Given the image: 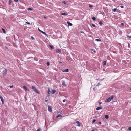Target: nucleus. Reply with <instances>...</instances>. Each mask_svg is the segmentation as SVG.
I'll return each mask as SVG.
<instances>
[{"label": "nucleus", "instance_id": "51", "mask_svg": "<svg viewBox=\"0 0 131 131\" xmlns=\"http://www.w3.org/2000/svg\"><path fill=\"white\" fill-rule=\"evenodd\" d=\"M100 85V84L99 83L97 85V86H99Z\"/></svg>", "mask_w": 131, "mask_h": 131}, {"label": "nucleus", "instance_id": "50", "mask_svg": "<svg viewBox=\"0 0 131 131\" xmlns=\"http://www.w3.org/2000/svg\"><path fill=\"white\" fill-rule=\"evenodd\" d=\"M91 131H95L94 130V129H92L91 130Z\"/></svg>", "mask_w": 131, "mask_h": 131}, {"label": "nucleus", "instance_id": "53", "mask_svg": "<svg viewBox=\"0 0 131 131\" xmlns=\"http://www.w3.org/2000/svg\"><path fill=\"white\" fill-rule=\"evenodd\" d=\"M130 90H131V88L130 89Z\"/></svg>", "mask_w": 131, "mask_h": 131}, {"label": "nucleus", "instance_id": "43", "mask_svg": "<svg viewBox=\"0 0 131 131\" xmlns=\"http://www.w3.org/2000/svg\"><path fill=\"white\" fill-rule=\"evenodd\" d=\"M121 25H122V26H123L124 25V24L123 23H122L121 24Z\"/></svg>", "mask_w": 131, "mask_h": 131}, {"label": "nucleus", "instance_id": "33", "mask_svg": "<svg viewBox=\"0 0 131 131\" xmlns=\"http://www.w3.org/2000/svg\"><path fill=\"white\" fill-rule=\"evenodd\" d=\"M92 26L94 27H95L96 26L94 24H92Z\"/></svg>", "mask_w": 131, "mask_h": 131}, {"label": "nucleus", "instance_id": "29", "mask_svg": "<svg viewBox=\"0 0 131 131\" xmlns=\"http://www.w3.org/2000/svg\"><path fill=\"white\" fill-rule=\"evenodd\" d=\"M28 10H31V11H32V9L31 8H28Z\"/></svg>", "mask_w": 131, "mask_h": 131}, {"label": "nucleus", "instance_id": "13", "mask_svg": "<svg viewBox=\"0 0 131 131\" xmlns=\"http://www.w3.org/2000/svg\"><path fill=\"white\" fill-rule=\"evenodd\" d=\"M109 98H110V99L111 101L114 98V96L113 95L111 96L110 97H109Z\"/></svg>", "mask_w": 131, "mask_h": 131}, {"label": "nucleus", "instance_id": "6", "mask_svg": "<svg viewBox=\"0 0 131 131\" xmlns=\"http://www.w3.org/2000/svg\"><path fill=\"white\" fill-rule=\"evenodd\" d=\"M62 71L63 72H67L69 71V70L68 69H66L62 70Z\"/></svg>", "mask_w": 131, "mask_h": 131}, {"label": "nucleus", "instance_id": "7", "mask_svg": "<svg viewBox=\"0 0 131 131\" xmlns=\"http://www.w3.org/2000/svg\"><path fill=\"white\" fill-rule=\"evenodd\" d=\"M0 99H1V101L2 102V104H3L4 103V101L3 97L1 95H0Z\"/></svg>", "mask_w": 131, "mask_h": 131}, {"label": "nucleus", "instance_id": "19", "mask_svg": "<svg viewBox=\"0 0 131 131\" xmlns=\"http://www.w3.org/2000/svg\"><path fill=\"white\" fill-rule=\"evenodd\" d=\"M105 118L106 119H108L109 118V116H108V115H105Z\"/></svg>", "mask_w": 131, "mask_h": 131}, {"label": "nucleus", "instance_id": "35", "mask_svg": "<svg viewBox=\"0 0 131 131\" xmlns=\"http://www.w3.org/2000/svg\"><path fill=\"white\" fill-rule=\"evenodd\" d=\"M128 129L129 130L131 131V127H130L128 128Z\"/></svg>", "mask_w": 131, "mask_h": 131}, {"label": "nucleus", "instance_id": "44", "mask_svg": "<svg viewBox=\"0 0 131 131\" xmlns=\"http://www.w3.org/2000/svg\"><path fill=\"white\" fill-rule=\"evenodd\" d=\"M66 101V99H64L63 100V102H65Z\"/></svg>", "mask_w": 131, "mask_h": 131}, {"label": "nucleus", "instance_id": "17", "mask_svg": "<svg viewBox=\"0 0 131 131\" xmlns=\"http://www.w3.org/2000/svg\"><path fill=\"white\" fill-rule=\"evenodd\" d=\"M102 108V107H98L97 108H96V109L97 110H99L100 109H101Z\"/></svg>", "mask_w": 131, "mask_h": 131}, {"label": "nucleus", "instance_id": "14", "mask_svg": "<svg viewBox=\"0 0 131 131\" xmlns=\"http://www.w3.org/2000/svg\"><path fill=\"white\" fill-rule=\"evenodd\" d=\"M106 61H104L103 63V66H105L106 64Z\"/></svg>", "mask_w": 131, "mask_h": 131}, {"label": "nucleus", "instance_id": "2", "mask_svg": "<svg viewBox=\"0 0 131 131\" xmlns=\"http://www.w3.org/2000/svg\"><path fill=\"white\" fill-rule=\"evenodd\" d=\"M7 73V70L5 69L3 71V75L4 76H5Z\"/></svg>", "mask_w": 131, "mask_h": 131}, {"label": "nucleus", "instance_id": "30", "mask_svg": "<svg viewBox=\"0 0 131 131\" xmlns=\"http://www.w3.org/2000/svg\"><path fill=\"white\" fill-rule=\"evenodd\" d=\"M46 64L47 65V66H49V64H50V63H49V62H47V63H46Z\"/></svg>", "mask_w": 131, "mask_h": 131}, {"label": "nucleus", "instance_id": "20", "mask_svg": "<svg viewBox=\"0 0 131 131\" xmlns=\"http://www.w3.org/2000/svg\"><path fill=\"white\" fill-rule=\"evenodd\" d=\"M97 85H94V88H93V90L95 91H96V87H97Z\"/></svg>", "mask_w": 131, "mask_h": 131}, {"label": "nucleus", "instance_id": "1", "mask_svg": "<svg viewBox=\"0 0 131 131\" xmlns=\"http://www.w3.org/2000/svg\"><path fill=\"white\" fill-rule=\"evenodd\" d=\"M32 88V89L34 91H35L38 94H39V92H38V91L37 90V89L36 88L35 86H33Z\"/></svg>", "mask_w": 131, "mask_h": 131}, {"label": "nucleus", "instance_id": "36", "mask_svg": "<svg viewBox=\"0 0 131 131\" xmlns=\"http://www.w3.org/2000/svg\"><path fill=\"white\" fill-rule=\"evenodd\" d=\"M91 50H92V51H93V52H95V50L94 49H92Z\"/></svg>", "mask_w": 131, "mask_h": 131}, {"label": "nucleus", "instance_id": "12", "mask_svg": "<svg viewBox=\"0 0 131 131\" xmlns=\"http://www.w3.org/2000/svg\"><path fill=\"white\" fill-rule=\"evenodd\" d=\"M38 30L40 32H41L42 33H43V34H45V35H46V33L45 32H43V31H41V30H40L39 29V28H38Z\"/></svg>", "mask_w": 131, "mask_h": 131}, {"label": "nucleus", "instance_id": "5", "mask_svg": "<svg viewBox=\"0 0 131 131\" xmlns=\"http://www.w3.org/2000/svg\"><path fill=\"white\" fill-rule=\"evenodd\" d=\"M47 93H48V96L49 97L50 95V88H48V90L47 91Z\"/></svg>", "mask_w": 131, "mask_h": 131}, {"label": "nucleus", "instance_id": "23", "mask_svg": "<svg viewBox=\"0 0 131 131\" xmlns=\"http://www.w3.org/2000/svg\"><path fill=\"white\" fill-rule=\"evenodd\" d=\"M92 19L93 21H95L96 18L94 16L92 18Z\"/></svg>", "mask_w": 131, "mask_h": 131}, {"label": "nucleus", "instance_id": "24", "mask_svg": "<svg viewBox=\"0 0 131 131\" xmlns=\"http://www.w3.org/2000/svg\"><path fill=\"white\" fill-rule=\"evenodd\" d=\"M62 14L63 15H64V16H66V15H67V13H62Z\"/></svg>", "mask_w": 131, "mask_h": 131}, {"label": "nucleus", "instance_id": "48", "mask_svg": "<svg viewBox=\"0 0 131 131\" xmlns=\"http://www.w3.org/2000/svg\"><path fill=\"white\" fill-rule=\"evenodd\" d=\"M100 105L102 103V102H100L99 103Z\"/></svg>", "mask_w": 131, "mask_h": 131}, {"label": "nucleus", "instance_id": "38", "mask_svg": "<svg viewBox=\"0 0 131 131\" xmlns=\"http://www.w3.org/2000/svg\"><path fill=\"white\" fill-rule=\"evenodd\" d=\"M46 99L45 100V102H47L48 101V100H47V98H46V99Z\"/></svg>", "mask_w": 131, "mask_h": 131}, {"label": "nucleus", "instance_id": "9", "mask_svg": "<svg viewBox=\"0 0 131 131\" xmlns=\"http://www.w3.org/2000/svg\"><path fill=\"white\" fill-rule=\"evenodd\" d=\"M67 23L68 24V25L69 26H72V25H73V24L72 23H71L69 21H67Z\"/></svg>", "mask_w": 131, "mask_h": 131}, {"label": "nucleus", "instance_id": "26", "mask_svg": "<svg viewBox=\"0 0 131 131\" xmlns=\"http://www.w3.org/2000/svg\"><path fill=\"white\" fill-rule=\"evenodd\" d=\"M99 24L100 26H102L103 24V23L101 21H100Z\"/></svg>", "mask_w": 131, "mask_h": 131}, {"label": "nucleus", "instance_id": "32", "mask_svg": "<svg viewBox=\"0 0 131 131\" xmlns=\"http://www.w3.org/2000/svg\"><path fill=\"white\" fill-rule=\"evenodd\" d=\"M89 7L90 8H92V5H91V4H89Z\"/></svg>", "mask_w": 131, "mask_h": 131}, {"label": "nucleus", "instance_id": "10", "mask_svg": "<svg viewBox=\"0 0 131 131\" xmlns=\"http://www.w3.org/2000/svg\"><path fill=\"white\" fill-rule=\"evenodd\" d=\"M76 123L78 124L77 126H78L80 127V123L78 121H76Z\"/></svg>", "mask_w": 131, "mask_h": 131}, {"label": "nucleus", "instance_id": "22", "mask_svg": "<svg viewBox=\"0 0 131 131\" xmlns=\"http://www.w3.org/2000/svg\"><path fill=\"white\" fill-rule=\"evenodd\" d=\"M2 30L3 31V32L5 34L6 33V31H5V30L3 28H2Z\"/></svg>", "mask_w": 131, "mask_h": 131}, {"label": "nucleus", "instance_id": "42", "mask_svg": "<svg viewBox=\"0 0 131 131\" xmlns=\"http://www.w3.org/2000/svg\"><path fill=\"white\" fill-rule=\"evenodd\" d=\"M101 121L99 122V124H101Z\"/></svg>", "mask_w": 131, "mask_h": 131}, {"label": "nucleus", "instance_id": "27", "mask_svg": "<svg viewBox=\"0 0 131 131\" xmlns=\"http://www.w3.org/2000/svg\"><path fill=\"white\" fill-rule=\"evenodd\" d=\"M62 116V115L60 114L58 115L56 117L57 118H58V117H61Z\"/></svg>", "mask_w": 131, "mask_h": 131}, {"label": "nucleus", "instance_id": "15", "mask_svg": "<svg viewBox=\"0 0 131 131\" xmlns=\"http://www.w3.org/2000/svg\"><path fill=\"white\" fill-rule=\"evenodd\" d=\"M95 41H101V40L100 39H97L95 40Z\"/></svg>", "mask_w": 131, "mask_h": 131}, {"label": "nucleus", "instance_id": "40", "mask_svg": "<svg viewBox=\"0 0 131 131\" xmlns=\"http://www.w3.org/2000/svg\"><path fill=\"white\" fill-rule=\"evenodd\" d=\"M120 7L122 8H123L124 7L122 5H121L120 6Z\"/></svg>", "mask_w": 131, "mask_h": 131}, {"label": "nucleus", "instance_id": "52", "mask_svg": "<svg viewBox=\"0 0 131 131\" xmlns=\"http://www.w3.org/2000/svg\"><path fill=\"white\" fill-rule=\"evenodd\" d=\"M44 18H45V19H46V17H44Z\"/></svg>", "mask_w": 131, "mask_h": 131}, {"label": "nucleus", "instance_id": "47", "mask_svg": "<svg viewBox=\"0 0 131 131\" xmlns=\"http://www.w3.org/2000/svg\"><path fill=\"white\" fill-rule=\"evenodd\" d=\"M80 33H84V32L82 31H80Z\"/></svg>", "mask_w": 131, "mask_h": 131}, {"label": "nucleus", "instance_id": "28", "mask_svg": "<svg viewBox=\"0 0 131 131\" xmlns=\"http://www.w3.org/2000/svg\"><path fill=\"white\" fill-rule=\"evenodd\" d=\"M117 9L116 8H115L113 10V11L114 12H116L117 11Z\"/></svg>", "mask_w": 131, "mask_h": 131}, {"label": "nucleus", "instance_id": "25", "mask_svg": "<svg viewBox=\"0 0 131 131\" xmlns=\"http://www.w3.org/2000/svg\"><path fill=\"white\" fill-rule=\"evenodd\" d=\"M11 3H12V0H9V5H11Z\"/></svg>", "mask_w": 131, "mask_h": 131}, {"label": "nucleus", "instance_id": "39", "mask_svg": "<svg viewBox=\"0 0 131 131\" xmlns=\"http://www.w3.org/2000/svg\"><path fill=\"white\" fill-rule=\"evenodd\" d=\"M41 130L40 129V128H39L36 131H40Z\"/></svg>", "mask_w": 131, "mask_h": 131}, {"label": "nucleus", "instance_id": "4", "mask_svg": "<svg viewBox=\"0 0 131 131\" xmlns=\"http://www.w3.org/2000/svg\"><path fill=\"white\" fill-rule=\"evenodd\" d=\"M62 85L64 86H66V82L64 80H62Z\"/></svg>", "mask_w": 131, "mask_h": 131}, {"label": "nucleus", "instance_id": "31", "mask_svg": "<svg viewBox=\"0 0 131 131\" xmlns=\"http://www.w3.org/2000/svg\"><path fill=\"white\" fill-rule=\"evenodd\" d=\"M96 121V120L95 119H93V120L92 123H94Z\"/></svg>", "mask_w": 131, "mask_h": 131}, {"label": "nucleus", "instance_id": "21", "mask_svg": "<svg viewBox=\"0 0 131 131\" xmlns=\"http://www.w3.org/2000/svg\"><path fill=\"white\" fill-rule=\"evenodd\" d=\"M49 46L52 49H53L54 48L53 46H52L51 45H49Z\"/></svg>", "mask_w": 131, "mask_h": 131}, {"label": "nucleus", "instance_id": "8", "mask_svg": "<svg viewBox=\"0 0 131 131\" xmlns=\"http://www.w3.org/2000/svg\"><path fill=\"white\" fill-rule=\"evenodd\" d=\"M111 101V100L110 99V98H108L105 100V102H106L107 103Z\"/></svg>", "mask_w": 131, "mask_h": 131}, {"label": "nucleus", "instance_id": "46", "mask_svg": "<svg viewBox=\"0 0 131 131\" xmlns=\"http://www.w3.org/2000/svg\"><path fill=\"white\" fill-rule=\"evenodd\" d=\"M128 38H131V36H128Z\"/></svg>", "mask_w": 131, "mask_h": 131}, {"label": "nucleus", "instance_id": "37", "mask_svg": "<svg viewBox=\"0 0 131 131\" xmlns=\"http://www.w3.org/2000/svg\"><path fill=\"white\" fill-rule=\"evenodd\" d=\"M26 24H29H29H30V23L29 22H26Z\"/></svg>", "mask_w": 131, "mask_h": 131}, {"label": "nucleus", "instance_id": "41", "mask_svg": "<svg viewBox=\"0 0 131 131\" xmlns=\"http://www.w3.org/2000/svg\"><path fill=\"white\" fill-rule=\"evenodd\" d=\"M63 3L64 4H66V2L65 1H63Z\"/></svg>", "mask_w": 131, "mask_h": 131}, {"label": "nucleus", "instance_id": "49", "mask_svg": "<svg viewBox=\"0 0 131 131\" xmlns=\"http://www.w3.org/2000/svg\"><path fill=\"white\" fill-rule=\"evenodd\" d=\"M13 87V85H12V86H10V88H12Z\"/></svg>", "mask_w": 131, "mask_h": 131}, {"label": "nucleus", "instance_id": "18", "mask_svg": "<svg viewBox=\"0 0 131 131\" xmlns=\"http://www.w3.org/2000/svg\"><path fill=\"white\" fill-rule=\"evenodd\" d=\"M56 92V90H53L52 92V93L53 94H54Z\"/></svg>", "mask_w": 131, "mask_h": 131}, {"label": "nucleus", "instance_id": "45", "mask_svg": "<svg viewBox=\"0 0 131 131\" xmlns=\"http://www.w3.org/2000/svg\"><path fill=\"white\" fill-rule=\"evenodd\" d=\"M14 1L16 2H18V0H14Z\"/></svg>", "mask_w": 131, "mask_h": 131}, {"label": "nucleus", "instance_id": "54", "mask_svg": "<svg viewBox=\"0 0 131 131\" xmlns=\"http://www.w3.org/2000/svg\"><path fill=\"white\" fill-rule=\"evenodd\" d=\"M6 48H7V47H6Z\"/></svg>", "mask_w": 131, "mask_h": 131}, {"label": "nucleus", "instance_id": "3", "mask_svg": "<svg viewBox=\"0 0 131 131\" xmlns=\"http://www.w3.org/2000/svg\"><path fill=\"white\" fill-rule=\"evenodd\" d=\"M48 111L50 112H52V110L51 107L49 105H48Z\"/></svg>", "mask_w": 131, "mask_h": 131}, {"label": "nucleus", "instance_id": "11", "mask_svg": "<svg viewBox=\"0 0 131 131\" xmlns=\"http://www.w3.org/2000/svg\"><path fill=\"white\" fill-rule=\"evenodd\" d=\"M23 88L24 89L27 91H29V90L25 86H23Z\"/></svg>", "mask_w": 131, "mask_h": 131}, {"label": "nucleus", "instance_id": "16", "mask_svg": "<svg viewBox=\"0 0 131 131\" xmlns=\"http://www.w3.org/2000/svg\"><path fill=\"white\" fill-rule=\"evenodd\" d=\"M61 51V49H57L56 51V52L58 53H60V52Z\"/></svg>", "mask_w": 131, "mask_h": 131}, {"label": "nucleus", "instance_id": "34", "mask_svg": "<svg viewBox=\"0 0 131 131\" xmlns=\"http://www.w3.org/2000/svg\"><path fill=\"white\" fill-rule=\"evenodd\" d=\"M31 38L32 40H34L35 39V38L32 36H31Z\"/></svg>", "mask_w": 131, "mask_h": 131}]
</instances>
